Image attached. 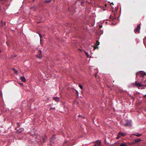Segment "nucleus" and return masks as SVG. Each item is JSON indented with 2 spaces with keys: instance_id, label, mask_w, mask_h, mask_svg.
Wrapping results in <instances>:
<instances>
[{
  "instance_id": "obj_3",
  "label": "nucleus",
  "mask_w": 146,
  "mask_h": 146,
  "mask_svg": "<svg viewBox=\"0 0 146 146\" xmlns=\"http://www.w3.org/2000/svg\"><path fill=\"white\" fill-rule=\"evenodd\" d=\"M140 25H138L137 27L135 28L134 30V32L136 33H138L140 32Z\"/></svg>"
},
{
  "instance_id": "obj_17",
  "label": "nucleus",
  "mask_w": 146,
  "mask_h": 146,
  "mask_svg": "<svg viewBox=\"0 0 146 146\" xmlns=\"http://www.w3.org/2000/svg\"><path fill=\"white\" fill-rule=\"evenodd\" d=\"M39 36L40 37V38H41L42 37V35H41V34H40V33H39Z\"/></svg>"
},
{
  "instance_id": "obj_7",
  "label": "nucleus",
  "mask_w": 146,
  "mask_h": 146,
  "mask_svg": "<svg viewBox=\"0 0 146 146\" xmlns=\"http://www.w3.org/2000/svg\"><path fill=\"white\" fill-rule=\"evenodd\" d=\"M20 79L22 82H26V79L24 76H21L20 77Z\"/></svg>"
},
{
  "instance_id": "obj_11",
  "label": "nucleus",
  "mask_w": 146,
  "mask_h": 146,
  "mask_svg": "<svg viewBox=\"0 0 146 146\" xmlns=\"http://www.w3.org/2000/svg\"><path fill=\"white\" fill-rule=\"evenodd\" d=\"M120 146H127L126 144V143L124 142L121 143Z\"/></svg>"
},
{
  "instance_id": "obj_25",
  "label": "nucleus",
  "mask_w": 146,
  "mask_h": 146,
  "mask_svg": "<svg viewBox=\"0 0 146 146\" xmlns=\"http://www.w3.org/2000/svg\"><path fill=\"white\" fill-rule=\"evenodd\" d=\"M144 97H146V94H145V95H144Z\"/></svg>"
},
{
  "instance_id": "obj_19",
  "label": "nucleus",
  "mask_w": 146,
  "mask_h": 146,
  "mask_svg": "<svg viewBox=\"0 0 146 146\" xmlns=\"http://www.w3.org/2000/svg\"><path fill=\"white\" fill-rule=\"evenodd\" d=\"M97 44L98 45H99V44H100L99 42L98 41H97Z\"/></svg>"
},
{
  "instance_id": "obj_15",
  "label": "nucleus",
  "mask_w": 146,
  "mask_h": 146,
  "mask_svg": "<svg viewBox=\"0 0 146 146\" xmlns=\"http://www.w3.org/2000/svg\"><path fill=\"white\" fill-rule=\"evenodd\" d=\"M1 23H2V21H1ZM5 23L4 22L3 24H2V25L3 26H4L5 25Z\"/></svg>"
},
{
  "instance_id": "obj_5",
  "label": "nucleus",
  "mask_w": 146,
  "mask_h": 146,
  "mask_svg": "<svg viewBox=\"0 0 146 146\" xmlns=\"http://www.w3.org/2000/svg\"><path fill=\"white\" fill-rule=\"evenodd\" d=\"M124 125L125 127L131 126V123L130 121H128L126 123L124 124Z\"/></svg>"
},
{
  "instance_id": "obj_24",
  "label": "nucleus",
  "mask_w": 146,
  "mask_h": 146,
  "mask_svg": "<svg viewBox=\"0 0 146 146\" xmlns=\"http://www.w3.org/2000/svg\"><path fill=\"white\" fill-rule=\"evenodd\" d=\"M20 84L21 85H23V83H20Z\"/></svg>"
},
{
  "instance_id": "obj_10",
  "label": "nucleus",
  "mask_w": 146,
  "mask_h": 146,
  "mask_svg": "<svg viewBox=\"0 0 146 146\" xmlns=\"http://www.w3.org/2000/svg\"><path fill=\"white\" fill-rule=\"evenodd\" d=\"M143 43L146 47V36H145V37L143 39Z\"/></svg>"
},
{
  "instance_id": "obj_12",
  "label": "nucleus",
  "mask_w": 146,
  "mask_h": 146,
  "mask_svg": "<svg viewBox=\"0 0 146 146\" xmlns=\"http://www.w3.org/2000/svg\"><path fill=\"white\" fill-rule=\"evenodd\" d=\"M141 139L140 138L137 139H135V142H138L139 141H141Z\"/></svg>"
},
{
  "instance_id": "obj_31",
  "label": "nucleus",
  "mask_w": 146,
  "mask_h": 146,
  "mask_svg": "<svg viewBox=\"0 0 146 146\" xmlns=\"http://www.w3.org/2000/svg\"><path fill=\"white\" fill-rule=\"evenodd\" d=\"M33 1H34L35 0H33Z\"/></svg>"
},
{
  "instance_id": "obj_29",
  "label": "nucleus",
  "mask_w": 146,
  "mask_h": 146,
  "mask_svg": "<svg viewBox=\"0 0 146 146\" xmlns=\"http://www.w3.org/2000/svg\"><path fill=\"white\" fill-rule=\"evenodd\" d=\"M145 81H146V80H145V81H144V82H145Z\"/></svg>"
},
{
  "instance_id": "obj_23",
  "label": "nucleus",
  "mask_w": 146,
  "mask_h": 146,
  "mask_svg": "<svg viewBox=\"0 0 146 146\" xmlns=\"http://www.w3.org/2000/svg\"><path fill=\"white\" fill-rule=\"evenodd\" d=\"M76 92L77 94H78V92L77 90H76Z\"/></svg>"
},
{
  "instance_id": "obj_26",
  "label": "nucleus",
  "mask_w": 146,
  "mask_h": 146,
  "mask_svg": "<svg viewBox=\"0 0 146 146\" xmlns=\"http://www.w3.org/2000/svg\"><path fill=\"white\" fill-rule=\"evenodd\" d=\"M17 124H18V125H19V123H17Z\"/></svg>"
},
{
  "instance_id": "obj_28",
  "label": "nucleus",
  "mask_w": 146,
  "mask_h": 146,
  "mask_svg": "<svg viewBox=\"0 0 146 146\" xmlns=\"http://www.w3.org/2000/svg\"><path fill=\"white\" fill-rule=\"evenodd\" d=\"M1 52V51L0 50V53Z\"/></svg>"
},
{
  "instance_id": "obj_14",
  "label": "nucleus",
  "mask_w": 146,
  "mask_h": 146,
  "mask_svg": "<svg viewBox=\"0 0 146 146\" xmlns=\"http://www.w3.org/2000/svg\"><path fill=\"white\" fill-rule=\"evenodd\" d=\"M79 86L81 89L82 90L83 89V86L82 85L79 84Z\"/></svg>"
},
{
  "instance_id": "obj_16",
  "label": "nucleus",
  "mask_w": 146,
  "mask_h": 146,
  "mask_svg": "<svg viewBox=\"0 0 146 146\" xmlns=\"http://www.w3.org/2000/svg\"><path fill=\"white\" fill-rule=\"evenodd\" d=\"M120 137H121L120 136H119V134H118V135H117V137H116V138L117 139H119Z\"/></svg>"
},
{
  "instance_id": "obj_30",
  "label": "nucleus",
  "mask_w": 146,
  "mask_h": 146,
  "mask_svg": "<svg viewBox=\"0 0 146 146\" xmlns=\"http://www.w3.org/2000/svg\"><path fill=\"white\" fill-rule=\"evenodd\" d=\"M86 54H87V53L86 52Z\"/></svg>"
},
{
  "instance_id": "obj_13",
  "label": "nucleus",
  "mask_w": 146,
  "mask_h": 146,
  "mask_svg": "<svg viewBox=\"0 0 146 146\" xmlns=\"http://www.w3.org/2000/svg\"><path fill=\"white\" fill-rule=\"evenodd\" d=\"M12 69L14 71V72L16 74H17V71L15 69V68H13Z\"/></svg>"
},
{
  "instance_id": "obj_27",
  "label": "nucleus",
  "mask_w": 146,
  "mask_h": 146,
  "mask_svg": "<svg viewBox=\"0 0 146 146\" xmlns=\"http://www.w3.org/2000/svg\"><path fill=\"white\" fill-rule=\"evenodd\" d=\"M7 45H8V44H7Z\"/></svg>"
},
{
  "instance_id": "obj_18",
  "label": "nucleus",
  "mask_w": 146,
  "mask_h": 146,
  "mask_svg": "<svg viewBox=\"0 0 146 146\" xmlns=\"http://www.w3.org/2000/svg\"><path fill=\"white\" fill-rule=\"evenodd\" d=\"M52 109H55V108H51L50 109V110H52Z\"/></svg>"
},
{
  "instance_id": "obj_4",
  "label": "nucleus",
  "mask_w": 146,
  "mask_h": 146,
  "mask_svg": "<svg viewBox=\"0 0 146 146\" xmlns=\"http://www.w3.org/2000/svg\"><path fill=\"white\" fill-rule=\"evenodd\" d=\"M36 57L40 59H41L42 57V56L41 53V51L40 50H39L38 51V54L36 55Z\"/></svg>"
},
{
  "instance_id": "obj_2",
  "label": "nucleus",
  "mask_w": 146,
  "mask_h": 146,
  "mask_svg": "<svg viewBox=\"0 0 146 146\" xmlns=\"http://www.w3.org/2000/svg\"><path fill=\"white\" fill-rule=\"evenodd\" d=\"M132 85L133 86H136L138 87L144 86L141 84V83H139L136 81L135 83L132 84Z\"/></svg>"
},
{
  "instance_id": "obj_9",
  "label": "nucleus",
  "mask_w": 146,
  "mask_h": 146,
  "mask_svg": "<svg viewBox=\"0 0 146 146\" xmlns=\"http://www.w3.org/2000/svg\"><path fill=\"white\" fill-rule=\"evenodd\" d=\"M53 99L55 100V101L58 102L59 101V98L58 97H53Z\"/></svg>"
},
{
  "instance_id": "obj_1",
  "label": "nucleus",
  "mask_w": 146,
  "mask_h": 146,
  "mask_svg": "<svg viewBox=\"0 0 146 146\" xmlns=\"http://www.w3.org/2000/svg\"><path fill=\"white\" fill-rule=\"evenodd\" d=\"M136 75L137 77H139L140 78H145V77L146 76V73L143 72L141 71L137 72Z\"/></svg>"
},
{
  "instance_id": "obj_8",
  "label": "nucleus",
  "mask_w": 146,
  "mask_h": 146,
  "mask_svg": "<svg viewBox=\"0 0 146 146\" xmlns=\"http://www.w3.org/2000/svg\"><path fill=\"white\" fill-rule=\"evenodd\" d=\"M133 135L137 137H139L141 136L142 135V134H140L137 133H134Z\"/></svg>"
},
{
  "instance_id": "obj_6",
  "label": "nucleus",
  "mask_w": 146,
  "mask_h": 146,
  "mask_svg": "<svg viewBox=\"0 0 146 146\" xmlns=\"http://www.w3.org/2000/svg\"><path fill=\"white\" fill-rule=\"evenodd\" d=\"M118 134H119V136H120L121 137V136H125L126 134L125 133H123L121 132H119Z\"/></svg>"
},
{
  "instance_id": "obj_20",
  "label": "nucleus",
  "mask_w": 146,
  "mask_h": 146,
  "mask_svg": "<svg viewBox=\"0 0 146 146\" xmlns=\"http://www.w3.org/2000/svg\"><path fill=\"white\" fill-rule=\"evenodd\" d=\"M24 129H23V128H21V131H24Z\"/></svg>"
},
{
  "instance_id": "obj_22",
  "label": "nucleus",
  "mask_w": 146,
  "mask_h": 146,
  "mask_svg": "<svg viewBox=\"0 0 146 146\" xmlns=\"http://www.w3.org/2000/svg\"><path fill=\"white\" fill-rule=\"evenodd\" d=\"M54 138L53 137L51 138V139L52 140H54Z\"/></svg>"
},
{
  "instance_id": "obj_21",
  "label": "nucleus",
  "mask_w": 146,
  "mask_h": 146,
  "mask_svg": "<svg viewBox=\"0 0 146 146\" xmlns=\"http://www.w3.org/2000/svg\"><path fill=\"white\" fill-rule=\"evenodd\" d=\"M50 1H45V2H49Z\"/></svg>"
}]
</instances>
